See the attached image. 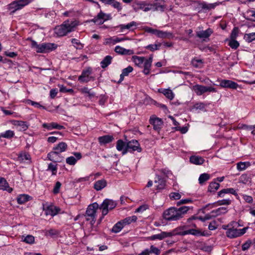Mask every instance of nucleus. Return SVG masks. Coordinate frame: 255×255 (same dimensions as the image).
Returning a JSON list of instances; mask_svg holds the SVG:
<instances>
[{
	"label": "nucleus",
	"instance_id": "f257e3e1",
	"mask_svg": "<svg viewBox=\"0 0 255 255\" xmlns=\"http://www.w3.org/2000/svg\"><path fill=\"white\" fill-rule=\"evenodd\" d=\"M189 210L188 206H182L180 208L172 207L165 210L163 218L168 221H176L182 219Z\"/></svg>",
	"mask_w": 255,
	"mask_h": 255
},
{
	"label": "nucleus",
	"instance_id": "f03ea898",
	"mask_svg": "<svg viewBox=\"0 0 255 255\" xmlns=\"http://www.w3.org/2000/svg\"><path fill=\"white\" fill-rule=\"evenodd\" d=\"M78 25L77 21L67 20L60 25L54 28V32L58 36H63L68 33L74 30V28Z\"/></svg>",
	"mask_w": 255,
	"mask_h": 255
},
{
	"label": "nucleus",
	"instance_id": "7ed1b4c3",
	"mask_svg": "<svg viewBox=\"0 0 255 255\" xmlns=\"http://www.w3.org/2000/svg\"><path fill=\"white\" fill-rule=\"evenodd\" d=\"M31 41V47L35 49L37 53H47L55 50L57 46L52 43H42L38 44L35 41L30 39Z\"/></svg>",
	"mask_w": 255,
	"mask_h": 255
},
{
	"label": "nucleus",
	"instance_id": "20e7f679",
	"mask_svg": "<svg viewBox=\"0 0 255 255\" xmlns=\"http://www.w3.org/2000/svg\"><path fill=\"white\" fill-rule=\"evenodd\" d=\"M34 0H15L7 5V9L12 15L16 11L22 9L25 6L32 2Z\"/></svg>",
	"mask_w": 255,
	"mask_h": 255
},
{
	"label": "nucleus",
	"instance_id": "39448f33",
	"mask_svg": "<svg viewBox=\"0 0 255 255\" xmlns=\"http://www.w3.org/2000/svg\"><path fill=\"white\" fill-rule=\"evenodd\" d=\"M99 208V204L95 202L89 205L87 208L84 216L87 221H89L91 226H93L96 222V212Z\"/></svg>",
	"mask_w": 255,
	"mask_h": 255
},
{
	"label": "nucleus",
	"instance_id": "423d86ee",
	"mask_svg": "<svg viewBox=\"0 0 255 255\" xmlns=\"http://www.w3.org/2000/svg\"><path fill=\"white\" fill-rule=\"evenodd\" d=\"M116 206L117 203L115 201L109 199L104 200L99 206V208L102 210V217L99 219L98 224H100L104 217L108 213L110 210L114 209Z\"/></svg>",
	"mask_w": 255,
	"mask_h": 255
},
{
	"label": "nucleus",
	"instance_id": "0eeeda50",
	"mask_svg": "<svg viewBox=\"0 0 255 255\" xmlns=\"http://www.w3.org/2000/svg\"><path fill=\"white\" fill-rule=\"evenodd\" d=\"M166 6L162 0H155L151 3H147V6L144 9V11L149 10L159 11L161 12L164 11Z\"/></svg>",
	"mask_w": 255,
	"mask_h": 255
},
{
	"label": "nucleus",
	"instance_id": "6e6552de",
	"mask_svg": "<svg viewBox=\"0 0 255 255\" xmlns=\"http://www.w3.org/2000/svg\"><path fill=\"white\" fill-rule=\"evenodd\" d=\"M193 90L198 96H201L206 92L216 93L217 92L216 89L214 87H207L199 84L193 86Z\"/></svg>",
	"mask_w": 255,
	"mask_h": 255
},
{
	"label": "nucleus",
	"instance_id": "1a4fd4ad",
	"mask_svg": "<svg viewBox=\"0 0 255 255\" xmlns=\"http://www.w3.org/2000/svg\"><path fill=\"white\" fill-rule=\"evenodd\" d=\"M92 69L91 67H88L84 69L81 75L79 76L78 80L81 83H88L90 81H94L95 78L91 76Z\"/></svg>",
	"mask_w": 255,
	"mask_h": 255
},
{
	"label": "nucleus",
	"instance_id": "9d476101",
	"mask_svg": "<svg viewBox=\"0 0 255 255\" xmlns=\"http://www.w3.org/2000/svg\"><path fill=\"white\" fill-rule=\"evenodd\" d=\"M137 151L138 152L141 151V148L137 140H131L126 143V149L123 151V154H126L128 151Z\"/></svg>",
	"mask_w": 255,
	"mask_h": 255
},
{
	"label": "nucleus",
	"instance_id": "9b49d317",
	"mask_svg": "<svg viewBox=\"0 0 255 255\" xmlns=\"http://www.w3.org/2000/svg\"><path fill=\"white\" fill-rule=\"evenodd\" d=\"M247 229V228H244L241 229H237L232 226L231 227H230L227 231L226 236L231 239L237 238L245 234Z\"/></svg>",
	"mask_w": 255,
	"mask_h": 255
},
{
	"label": "nucleus",
	"instance_id": "f8f14e48",
	"mask_svg": "<svg viewBox=\"0 0 255 255\" xmlns=\"http://www.w3.org/2000/svg\"><path fill=\"white\" fill-rule=\"evenodd\" d=\"M176 234L175 230L170 232H161L160 234L153 235L149 237L148 239L151 241L155 240H162L166 238L175 236Z\"/></svg>",
	"mask_w": 255,
	"mask_h": 255
},
{
	"label": "nucleus",
	"instance_id": "ddd939ff",
	"mask_svg": "<svg viewBox=\"0 0 255 255\" xmlns=\"http://www.w3.org/2000/svg\"><path fill=\"white\" fill-rule=\"evenodd\" d=\"M43 210L45 211L46 216L50 215L54 217L60 212L61 209L58 207L50 204L47 206L43 205Z\"/></svg>",
	"mask_w": 255,
	"mask_h": 255
},
{
	"label": "nucleus",
	"instance_id": "4468645a",
	"mask_svg": "<svg viewBox=\"0 0 255 255\" xmlns=\"http://www.w3.org/2000/svg\"><path fill=\"white\" fill-rule=\"evenodd\" d=\"M150 124L152 125L153 129L159 132L163 126V122L161 119L152 117L150 118Z\"/></svg>",
	"mask_w": 255,
	"mask_h": 255
},
{
	"label": "nucleus",
	"instance_id": "2eb2a0df",
	"mask_svg": "<svg viewBox=\"0 0 255 255\" xmlns=\"http://www.w3.org/2000/svg\"><path fill=\"white\" fill-rule=\"evenodd\" d=\"M49 160L54 162H61L64 160V157L60 155V153L54 150L51 151L47 154Z\"/></svg>",
	"mask_w": 255,
	"mask_h": 255
},
{
	"label": "nucleus",
	"instance_id": "dca6fc26",
	"mask_svg": "<svg viewBox=\"0 0 255 255\" xmlns=\"http://www.w3.org/2000/svg\"><path fill=\"white\" fill-rule=\"evenodd\" d=\"M220 86L224 88H229L232 89H237L238 87V84L230 80H222L220 83Z\"/></svg>",
	"mask_w": 255,
	"mask_h": 255
},
{
	"label": "nucleus",
	"instance_id": "f3484780",
	"mask_svg": "<svg viewBox=\"0 0 255 255\" xmlns=\"http://www.w3.org/2000/svg\"><path fill=\"white\" fill-rule=\"evenodd\" d=\"M198 4L197 7L201 8L203 10H210L214 9L216 6L219 5V3L215 2L213 3H207L205 1H197L196 2Z\"/></svg>",
	"mask_w": 255,
	"mask_h": 255
},
{
	"label": "nucleus",
	"instance_id": "a211bd4d",
	"mask_svg": "<svg viewBox=\"0 0 255 255\" xmlns=\"http://www.w3.org/2000/svg\"><path fill=\"white\" fill-rule=\"evenodd\" d=\"M74 156H70L66 158V162L67 164L74 165H75L77 160L80 159L82 158V154L80 152H74Z\"/></svg>",
	"mask_w": 255,
	"mask_h": 255
},
{
	"label": "nucleus",
	"instance_id": "6ab92c4d",
	"mask_svg": "<svg viewBox=\"0 0 255 255\" xmlns=\"http://www.w3.org/2000/svg\"><path fill=\"white\" fill-rule=\"evenodd\" d=\"M154 183L157 184L156 189L158 190L163 189L166 185L165 180L159 175H156L155 178Z\"/></svg>",
	"mask_w": 255,
	"mask_h": 255
},
{
	"label": "nucleus",
	"instance_id": "aec40b11",
	"mask_svg": "<svg viewBox=\"0 0 255 255\" xmlns=\"http://www.w3.org/2000/svg\"><path fill=\"white\" fill-rule=\"evenodd\" d=\"M106 14L101 11L96 16L91 20V22L97 23L99 24H102L104 23L106 19H104Z\"/></svg>",
	"mask_w": 255,
	"mask_h": 255
},
{
	"label": "nucleus",
	"instance_id": "412c9836",
	"mask_svg": "<svg viewBox=\"0 0 255 255\" xmlns=\"http://www.w3.org/2000/svg\"><path fill=\"white\" fill-rule=\"evenodd\" d=\"M32 198L30 196L23 194L19 195L16 198V201L19 204H23L26 202L32 200Z\"/></svg>",
	"mask_w": 255,
	"mask_h": 255
},
{
	"label": "nucleus",
	"instance_id": "4be33fe9",
	"mask_svg": "<svg viewBox=\"0 0 255 255\" xmlns=\"http://www.w3.org/2000/svg\"><path fill=\"white\" fill-rule=\"evenodd\" d=\"M114 139V138L113 135H105L99 137L98 139L99 143L102 145L111 142Z\"/></svg>",
	"mask_w": 255,
	"mask_h": 255
},
{
	"label": "nucleus",
	"instance_id": "5701e85b",
	"mask_svg": "<svg viewBox=\"0 0 255 255\" xmlns=\"http://www.w3.org/2000/svg\"><path fill=\"white\" fill-rule=\"evenodd\" d=\"M42 126L43 128H46L48 130H51L52 129H65V127L64 126L58 125L56 123H51L50 124L44 123L43 124Z\"/></svg>",
	"mask_w": 255,
	"mask_h": 255
},
{
	"label": "nucleus",
	"instance_id": "b1692460",
	"mask_svg": "<svg viewBox=\"0 0 255 255\" xmlns=\"http://www.w3.org/2000/svg\"><path fill=\"white\" fill-rule=\"evenodd\" d=\"M132 71L133 68L130 66H128V67L123 69L122 74L120 75V80L118 83H120L122 82L124 80V77L128 76L129 73L131 72Z\"/></svg>",
	"mask_w": 255,
	"mask_h": 255
},
{
	"label": "nucleus",
	"instance_id": "393cba45",
	"mask_svg": "<svg viewBox=\"0 0 255 255\" xmlns=\"http://www.w3.org/2000/svg\"><path fill=\"white\" fill-rule=\"evenodd\" d=\"M68 147L66 143L61 142L59 143L56 146L54 147L53 150L59 153L65 151Z\"/></svg>",
	"mask_w": 255,
	"mask_h": 255
},
{
	"label": "nucleus",
	"instance_id": "a878e982",
	"mask_svg": "<svg viewBox=\"0 0 255 255\" xmlns=\"http://www.w3.org/2000/svg\"><path fill=\"white\" fill-rule=\"evenodd\" d=\"M131 60L136 66L139 67H142L145 60V57L134 55L132 56Z\"/></svg>",
	"mask_w": 255,
	"mask_h": 255
},
{
	"label": "nucleus",
	"instance_id": "bb28decb",
	"mask_svg": "<svg viewBox=\"0 0 255 255\" xmlns=\"http://www.w3.org/2000/svg\"><path fill=\"white\" fill-rule=\"evenodd\" d=\"M225 194H231L234 195H238L236 190L232 188L224 189L218 193V196L220 197H223Z\"/></svg>",
	"mask_w": 255,
	"mask_h": 255
},
{
	"label": "nucleus",
	"instance_id": "cd10ccee",
	"mask_svg": "<svg viewBox=\"0 0 255 255\" xmlns=\"http://www.w3.org/2000/svg\"><path fill=\"white\" fill-rule=\"evenodd\" d=\"M190 161L196 165H201L204 162L205 160L201 156L192 155L190 158Z\"/></svg>",
	"mask_w": 255,
	"mask_h": 255
},
{
	"label": "nucleus",
	"instance_id": "c85d7f7f",
	"mask_svg": "<svg viewBox=\"0 0 255 255\" xmlns=\"http://www.w3.org/2000/svg\"><path fill=\"white\" fill-rule=\"evenodd\" d=\"M136 26V23L135 21H131L127 24H120L117 27L120 28L121 31H123L125 29L133 30L132 27H135Z\"/></svg>",
	"mask_w": 255,
	"mask_h": 255
},
{
	"label": "nucleus",
	"instance_id": "c756f323",
	"mask_svg": "<svg viewBox=\"0 0 255 255\" xmlns=\"http://www.w3.org/2000/svg\"><path fill=\"white\" fill-rule=\"evenodd\" d=\"M212 33V31L210 28H208L206 30L198 31L197 33V36L200 38H208Z\"/></svg>",
	"mask_w": 255,
	"mask_h": 255
},
{
	"label": "nucleus",
	"instance_id": "7c9ffc66",
	"mask_svg": "<svg viewBox=\"0 0 255 255\" xmlns=\"http://www.w3.org/2000/svg\"><path fill=\"white\" fill-rule=\"evenodd\" d=\"M107 185V182L105 179L97 181L94 184V188L97 191H100L105 188Z\"/></svg>",
	"mask_w": 255,
	"mask_h": 255
},
{
	"label": "nucleus",
	"instance_id": "2f4dec72",
	"mask_svg": "<svg viewBox=\"0 0 255 255\" xmlns=\"http://www.w3.org/2000/svg\"><path fill=\"white\" fill-rule=\"evenodd\" d=\"M156 36L161 38H170L173 36L171 32L159 30H157Z\"/></svg>",
	"mask_w": 255,
	"mask_h": 255
},
{
	"label": "nucleus",
	"instance_id": "473e14b6",
	"mask_svg": "<svg viewBox=\"0 0 255 255\" xmlns=\"http://www.w3.org/2000/svg\"><path fill=\"white\" fill-rule=\"evenodd\" d=\"M147 5V3L145 1H142L135 2L133 7L135 11H137L139 9H142L144 11V9Z\"/></svg>",
	"mask_w": 255,
	"mask_h": 255
},
{
	"label": "nucleus",
	"instance_id": "72a5a7b5",
	"mask_svg": "<svg viewBox=\"0 0 255 255\" xmlns=\"http://www.w3.org/2000/svg\"><path fill=\"white\" fill-rule=\"evenodd\" d=\"M137 219V217L135 215H133L126 218L125 219L121 220V222L124 226L125 227L127 225L130 224L131 223L135 222Z\"/></svg>",
	"mask_w": 255,
	"mask_h": 255
},
{
	"label": "nucleus",
	"instance_id": "f704fd0d",
	"mask_svg": "<svg viewBox=\"0 0 255 255\" xmlns=\"http://www.w3.org/2000/svg\"><path fill=\"white\" fill-rule=\"evenodd\" d=\"M244 17L247 20L255 21V11L253 10H248L244 14Z\"/></svg>",
	"mask_w": 255,
	"mask_h": 255
},
{
	"label": "nucleus",
	"instance_id": "c9c22d12",
	"mask_svg": "<svg viewBox=\"0 0 255 255\" xmlns=\"http://www.w3.org/2000/svg\"><path fill=\"white\" fill-rule=\"evenodd\" d=\"M106 4L111 5L118 10L121 11L122 9L121 3L115 0H107Z\"/></svg>",
	"mask_w": 255,
	"mask_h": 255
},
{
	"label": "nucleus",
	"instance_id": "e433bc0d",
	"mask_svg": "<svg viewBox=\"0 0 255 255\" xmlns=\"http://www.w3.org/2000/svg\"><path fill=\"white\" fill-rule=\"evenodd\" d=\"M203 61L202 59H198L196 58H193L191 62V65L197 68H201L203 66Z\"/></svg>",
	"mask_w": 255,
	"mask_h": 255
},
{
	"label": "nucleus",
	"instance_id": "4c0bfd02",
	"mask_svg": "<svg viewBox=\"0 0 255 255\" xmlns=\"http://www.w3.org/2000/svg\"><path fill=\"white\" fill-rule=\"evenodd\" d=\"M227 209L226 207H220L216 210L211 211V213L213 214L215 217L219 216L221 214H225L227 212Z\"/></svg>",
	"mask_w": 255,
	"mask_h": 255
},
{
	"label": "nucleus",
	"instance_id": "58836bf2",
	"mask_svg": "<svg viewBox=\"0 0 255 255\" xmlns=\"http://www.w3.org/2000/svg\"><path fill=\"white\" fill-rule=\"evenodd\" d=\"M162 45V43L156 41L154 44H149L145 46V48L151 51H154L159 49L160 47Z\"/></svg>",
	"mask_w": 255,
	"mask_h": 255
},
{
	"label": "nucleus",
	"instance_id": "ea45409f",
	"mask_svg": "<svg viewBox=\"0 0 255 255\" xmlns=\"http://www.w3.org/2000/svg\"><path fill=\"white\" fill-rule=\"evenodd\" d=\"M112 57L111 56H106L101 62V66L103 68H105L111 63Z\"/></svg>",
	"mask_w": 255,
	"mask_h": 255
},
{
	"label": "nucleus",
	"instance_id": "a19ab883",
	"mask_svg": "<svg viewBox=\"0 0 255 255\" xmlns=\"http://www.w3.org/2000/svg\"><path fill=\"white\" fill-rule=\"evenodd\" d=\"M116 148L119 151H124L126 149V143L122 139H119L117 142Z\"/></svg>",
	"mask_w": 255,
	"mask_h": 255
},
{
	"label": "nucleus",
	"instance_id": "79ce46f5",
	"mask_svg": "<svg viewBox=\"0 0 255 255\" xmlns=\"http://www.w3.org/2000/svg\"><path fill=\"white\" fill-rule=\"evenodd\" d=\"M124 227L121 221L117 223L113 227L112 232L115 233H118L120 232Z\"/></svg>",
	"mask_w": 255,
	"mask_h": 255
},
{
	"label": "nucleus",
	"instance_id": "37998d69",
	"mask_svg": "<svg viewBox=\"0 0 255 255\" xmlns=\"http://www.w3.org/2000/svg\"><path fill=\"white\" fill-rule=\"evenodd\" d=\"M219 183L216 182H212L209 184L208 191L210 192H215L219 189Z\"/></svg>",
	"mask_w": 255,
	"mask_h": 255
},
{
	"label": "nucleus",
	"instance_id": "c03bdc74",
	"mask_svg": "<svg viewBox=\"0 0 255 255\" xmlns=\"http://www.w3.org/2000/svg\"><path fill=\"white\" fill-rule=\"evenodd\" d=\"M210 176L208 173H203L201 174L199 177V183L201 185H203L206 181L210 179Z\"/></svg>",
	"mask_w": 255,
	"mask_h": 255
},
{
	"label": "nucleus",
	"instance_id": "a18cd8bd",
	"mask_svg": "<svg viewBox=\"0 0 255 255\" xmlns=\"http://www.w3.org/2000/svg\"><path fill=\"white\" fill-rule=\"evenodd\" d=\"M71 43L77 49H82L84 47V44L81 43L79 40L76 38L72 39Z\"/></svg>",
	"mask_w": 255,
	"mask_h": 255
},
{
	"label": "nucleus",
	"instance_id": "49530a36",
	"mask_svg": "<svg viewBox=\"0 0 255 255\" xmlns=\"http://www.w3.org/2000/svg\"><path fill=\"white\" fill-rule=\"evenodd\" d=\"M18 160L20 161L29 160L31 159L30 154L25 152L19 154L18 156Z\"/></svg>",
	"mask_w": 255,
	"mask_h": 255
},
{
	"label": "nucleus",
	"instance_id": "de8ad7c7",
	"mask_svg": "<svg viewBox=\"0 0 255 255\" xmlns=\"http://www.w3.org/2000/svg\"><path fill=\"white\" fill-rule=\"evenodd\" d=\"M127 39H128V38L127 37H122V38H120V37H112V38L107 39V43L112 42L113 43V44H115L116 43L120 42H121L122 41H124V40H125Z\"/></svg>",
	"mask_w": 255,
	"mask_h": 255
},
{
	"label": "nucleus",
	"instance_id": "09e8293b",
	"mask_svg": "<svg viewBox=\"0 0 255 255\" xmlns=\"http://www.w3.org/2000/svg\"><path fill=\"white\" fill-rule=\"evenodd\" d=\"M152 60H153L152 55H150L149 56V57L147 59H145L143 63L144 68L150 69L151 65H152Z\"/></svg>",
	"mask_w": 255,
	"mask_h": 255
},
{
	"label": "nucleus",
	"instance_id": "8fccbe9b",
	"mask_svg": "<svg viewBox=\"0 0 255 255\" xmlns=\"http://www.w3.org/2000/svg\"><path fill=\"white\" fill-rule=\"evenodd\" d=\"M14 135V131L11 130H6L5 132L1 133L0 136L2 137L10 138L13 137Z\"/></svg>",
	"mask_w": 255,
	"mask_h": 255
},
{
	"label": "nucleus",
	"instance_id": "3c124183",
	"mask_svg": "<svg viewBox=\"0 0 255 255\" xmlns=\"http://www.w3.org/2000/svg\"><path fill=\"white\" fill-rule=\"evenodd\" d=\"M8 187V184L6 180L3 177H0V190H6Z\"/></svg>",
	"mask_w": 255,
	"mask_h": 255
},
{
	"label": "nucleus",
	"instance_id": "603ef678",
	"mask_svg": "<svg viewBox=\"0 0 255 255\" xmlns=\"http://www.w3.org/2000/svg\"><path fill=\"white\" fill-rule=\"evenodd\" d=\"M59 232L57 230L55 229H50L49 230L46 231L45 233V235L46 236H50L51 237H54L58 235Z\"/></svg>",
	"mask_w": 255,
	"mask_h": 255
},
{
	"label": "nucleus",
	"instance_id": "864d4df0",
	"mask_svg": "<svg viewBox=\"0 0 255 255\" xmlns=\"http://www.w3.org/2000/svg\"><path fill=\"white\" fill-rule=\"evenodd\" d=\"M163 94L165 96L170 100H172L174 98V95L172 91L169 89H164Z\"/></svg>",
	"mask_w": 255,
	"mask_h": 255
},
{
	"label": "nucleus",
	"instance_id": "5fc2aeb1",
	"mask_svg": "<svg viewBox=\"0 0 255 255\" xmlns=\"http://www.w3.org/2000/svg\"><path fill=\"white\" fill-rule=\"evenodd\" d=\"M244 38L249 43L252 42L255 39V32L245 34Z\"/></svg>",
	"mask_w": 255,
	"mask_h": 255
},
{
	"label": "nucleus",
	"instance_id": "6e6d98bb",
	"mask_svg": "<svg viewBox=\"0 0 255 255\" xmlns=\"http://www.w3.org/2000/svg\"><path fill=\"white\" fill-rule=\"evenodd\" d=\"M115 51L119 54H127L128 53V50L120 46H117L115 48Z\"/></svg>",
	"mask_w": 255,
	"mask_h": 255
},
{
	"label": "nucleus",
	"instance_id": "4d7b16f0",
	"mask_svg": "<svg viewBox=\"0 0 255 255\" xmlns=\"http://www.w3.org/2000/svg\"><path fill=\"white\" fill-rule=\"evenodd\" d=\"M148 252L149 254H154L155 255H159L160 254V250L153 245L150 246V250L148 249Z\"/></svg>",
	"mask_w": 255,
	"mask_h": 255
},
{
	"label": "nucleus",
	"instance_id": "13d9d810",
	"mask_svg": "<svg viewBox=\"0 0 255 255\" xmlns=\"http://www.w3.org/2000/svg\"><path fill=\"white\" fill-rule=\"evenodd\" d=\"M229 45L233 49H236L239 46V43L236 39H231Z\"/></svg>",
	"mask_w": 255,
	"mask_h": 255
},
{
	"label": "nucleus",
	"instance_id": "bf43d9fd",
	"mask_svg": "<svg viewBox=\"0 0 255 255\" xmlns=\"http://www.w3.org/2000/svg\"><path fill=\"white\" fill-rule=\"evenodd\" d=\"M17 125L20 128V129L25 131L28 128V125L26 122L23 121H17Z\"/></svg>",
	"mask_w": 255,
	"mask_h": 255
},
{
	"label": "nucleus",
	"instance_id": "052dcab7",
	"mask_svg": "<svg viewBox=\"0 0 255 255\" xmlns=\"http://www.w3.org/2000/svg\"><path fill=\"white\" fill-rule=\"evenodd\" d=\"M239 29L238 27H235L231 33L230 38L232 39H236L239 33Z\"/></svg>",
	"mask_w": 255,
	"mask_h": 255
},
{
	"label": "nucleus",
	"instance_id": "680f3d73",
	"mask_svg": "<svg viewBox=\"0 0 255 255\" xmlns=\"http://www.w3.org/2000/svg\"><path fill=\"white\" fill-rule=\"evenodd\" d=\"M26 243L32 244L34 242V237L32 235H27L23 240Z\"/></svg>",
	"mask_w": 255,
	"mask_h": 255
},
{
	"label": "nucleus",
	"instance_id": "e2e57ef3",
	"mask_svg": "<svg viewBox=\"0 0 255 255\" xmlns=\"http://www.w3.org/2000/svg\"><path fill=\"white\" fill-rule=\"evenodd\" d=\"M48 169L52 171V175H55L57 170V165H54L50 163L48 164Z\"/></svg>",
	"mask_w": 255,
	"mask_h": 255
},
{
	"label": "nucleus",
	"instance_id": "0e129e2a",
	"mask_svg": "<svg viewBox=\"0 0 255 255\" xmlns=\"http://www.w3.org/2000/svg\"><path fill=\"white\" fill-rule=\"evenodd\" d=\"M169 197L172 200H178L181 198V195L177 192H172L170 194Z\"/></svg>",
	"mask_w": 255,
	"mask_h": 255
},
{
	"label": "nucleus",
	"instance_id": "69168bd1",
	"mask_svg": "<svg viewBox=\"0 0 255 255\" xmlns=\"http://www.w3.org/2000/svg\"><path fill=\"white\" fill-rule=\"evenodd\" d=\"M251 244L252 242L251 240H249L247 241L242 246V250L245 251L248 250L250 248Z\"/></svg>",
	"mask_w": 255,
	"mask_h": 255
},
{
	"label": "nucleus",
	"instance_id": "338daca9",
	"mask_svg": "<svg viewBox=\"0 0 255 255\" xmlns=\"http://www.w3.org/2000/svg\"><path fill=\"white\" fill-rule=\"evenodd\" d=\"M205 108V105L202 102L196 103L193 105V108L196 110H203Z\"/></svg>",
	"mask_w": 255,
	"mask_h": 255
},
{
	"label": "nucleus",
	"instance_id": "774afa93",
	"mask_svg": "<svg viewBox=\"0 0 255 255\" xmlns=\"http://www.w3.org/2000/svg\"><path fill=\"white\" fill-rule=\"evenodd\" d=\"M61 186V184L60 182H56L54 188L53 190V192L54 194H57L59 192V189Z\"/></svg>",
	"mask_w": 255,
	"mask_h": 255
}]
</instances>
